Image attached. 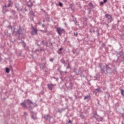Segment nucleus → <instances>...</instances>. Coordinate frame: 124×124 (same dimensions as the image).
Masks as SVG:
<instances>
[{
	"label": "nucleus",
	"mask_w": 124,
	"mask_h": 124,
	"mask_svg": "<svg viewBox=\"0 0 124 124\" xmlns=\"http://www.w3.org/2000/svg\"><path fill=\"white\" fill-rule=\"evenodd\" d=\"M101 71H102V73H103V72H104V70H102Z\"/></svg>",
	"instance_id": "20"
},
{
	"label": "nucleus",
	"mask_w": 124,
	"mask_h": 124,
	"mask_svg": "<svg viewBox=\"0 0 124 124\" xmlns=\"http://www.w3.org/2000/svg\"><path fill=\"white\" fill-rule=\"evenodd\" d=\"M28 104V105L30 104H32V102L30 100H25L24 101V102L22 103L21 104V105L23 107H24V108H27V105Z\"/></svg>",
	"instance_id": "1"
},
{
	"label": "nucleus",
	"mask_w": 124,
	"mask_h": 124,
	"mask_svg": "<svg viewBox=\"0 0 124 124\" xmlns=\"http://www.w3.org/2000/svg\"><path fill=\"white\" fill-rule=\"evenodd\" d=\"M32 30L34 31H32L31 32V34H32V35H34V34H37V30L34 29L33 27L32 28Z\"/></svg>",
	"instance_id": "3"
},
{
	"label": "nucleus",
	"mask_w": 124,
	"mask_h": 124,
	"mask_svg": "<svg viewBox=\"0 0 124 124\" xmlns=\"http://www.w3.org/2000/svg\"><path fill=\"white\" fill-rule=\"evenodd\" d=\"M12 3V2H11V1L9 0V4L7 6V7H9V6H10V5H11V4Z\"/></svg>",
	"instance_id": "7"
},
{
	"label": "nucleus",
	"mask_w": 124,
	"mask_h": 124,
	"mask_svg": "<svg viewBox=\"0 0 124 124\" xmlns=\"http://www.w3.org/2000/svg\"><path fill=\"white\" fill-rule=\"evenodd\" d=\"M107 71H108V65H107Z\"/></svg>",
	"instance_id": "17"
},
{
	"label": "nucleus",
	"mask_w": 124,
	"mask_h": 124,
	"mask_svg": "<svg viewBox=\"0 0 124 124\" xmlns=\"http://www.w3.org/2000/svg\"><path fill=\"white\" fill-rule=\"evenodd\" d=\"M47 87H48L49 90H50L51 91H52V90H53V88H54V85H53V84H48L47 85Z\"/></svg>",
	"instance_id": "4"
},
{
	"label": "nucleus",
	"mask_w": 124,
	"mask_h": 124,
	"mask_svg": "<svg viewBox=\"0 0 124 124\" xmlns=\"http://www.w3.org/2000/svg\"><path fill=\"white\" fill-rule=\"evenodd\" d=\"M57 31L59 35H62V32H63V29L59 27L57 28Z\"/></svg>",
	"instance_id": "2"
},
{
	"label": "nucleus",
	"mask_w": 124,
	"mask_h": 124,
	"mask_svg": "<svg viewBox=\"0 0 124 124\" xmlns=\"http://www.w3.org/2000/svg\"><path fill=\"white\" fill-rule=\"evenodd\" d=\"M50 61H51V62H53V60H51V59H50Z\"/></svg>",
	"instance_id": "23"
},
{
	"label": "nucleus",
	"mask_w": 124,
	"mask_h": 124,
	"mask_svg": "<svg viewBox=\"0 0 124 124\" xmlns=\"http://www.w3.org/2000/svg\"><path fill=\"white\" fill-rule=\"evenodd\" d=\"M59 50H60V51H62V48H60L59 49Z\"/></svg>",
	"instance_id": "19"
},
{
	"label": "nucleus",
	"mask_w": 124,
	"mask_h": 124,
	"mask_svg": "<svg viewBox=\"0 0 124 124\" xmlns=\"http://www.w3.org/2000/svg\"><path fill=\"white\" fill-rule=\"evenodd\" d=\"M121 94H122V95H124V90H123V89H121Z\"/></svg>",
	"instance_id": "8"
},
{
	"label": "nucleus",
	"mask_w": 124,
	"mask_h": 124,
	"mask_svg": "<svg viewBox=\"0 0 124 124\" xmlns=\"http://www.w3.org/2000/svg\"><path fill=\"white\" fill-rule=\"evenodd\" d=\"M69 123L70 124H71V121L69 120Z\"/></svg>",
	"instance_id": "21"
},
{
	"label": "nucleus",
	"mask_w": 124,
	"mask_h": 124,
	"mask_svg": "<svg viewBox=\"0 0 124 124\" xmlns=\"http://www.w3.org/2000/svg\"><path fill=\"white\" fill-rule=\"evenodd\" d=\"M30 14H31V15H32V16H34V13H33V12H30Z\"/></svg>",
	"instance_id": "11"
},
{
	"label": "nucleus",
	"mask_w": 124,
	"mask_h": 124,
	"mask_svg": "<svg viewBox=\"0 0 124 124\" xmlns=\"http://www.w3.org/2000/svg\"><path fill=\"white\" fill-rule=\"evenodd\" d=\"M96 91H97V92H98L99 91V89H96Z\"/></svg>",
	"instance_id": "22"
},
{
	"label": "nucleus",
	"mask_w": 124,
	"mask_h": 124,
	"mask_svg": "<svg viewBox=\"0 0 124 124\" xmlns=\"http://www.w3.org/2000/svg\"><path fill=\"white\" fill-rule=\"evenodd\" d=\"M9 70H10L9 68H6V72L7 73H9Z\"/></svg>",
	"instance_id": "9"
},
{
	"label": "nucleus",
	"mask_w": 124,
	"mask_h": 124,
	"mask_svg": "<svg viewBox=\"0 0 124 124\" xmlns=\"http://www.w3.org/2000/svg\"><path fill=\"white\" fill-rule=\"evenodd\" d=\"M40 31H41L42 32H46V31H44L43 30H40Z\"/></svg>",
	"instance_id": "16"
},
{
	"label": "nucleus",
	"mask_w": 124,
	"mask_h": 124,
	"mask_svg": "<svg viewBox=\"0 0 124 124\" xmlns=\"http://www.w3.org/2000/svg\"><path fill=\"white\" fill-rule=\"evenodd\" d=\"M89 5H90V6H91V7H92L93 6V3H90Z\"/></svg>",
	"instance_id": "15"
},
{
	"label": "nucleus",
	"mask_w": 124,
	"mask_h": 124,
	"mask_svg": "<svg viewBox=\"0 0 124 124\" xmlns=\"http://www.w3.org/2000/svg\"><path fill=\"white\" fill-rule=\"evenodd\" d=\"M45 119L48 120V119H50V116H49V115H47L46 116H45Z\"/></svg>",
	"instance_id": "6"
},
{
	"label": "nucleus",
	"mask_w": 124,
	"mask_h": 124,
	"mask_svg": "<svg viewBox=\"0 0 124 124\" xmlns=\"http://www.w3.org/2000/svg\"><path fill=\"white\" fill-rule=\"evenodd\" d=\"M107 1V0H104V2H105H105H106Z\"/></svg>",
	"instance_id": "18"
},
{
	"label": "nucleus",
	"mask_w": 124,
	"mask_h": 124,
	"mask_svg": "<svg viewBox=\"0 0 124 124\" xmlns=\"http://www.w3.org/2000/svg\"><path fill=\"white\" fill-rule=\"evenodd\" d=\"M43 27H45L44 25H43Z\"/></svg>",
	"instance_id": "24"
},
{
	"label": "nucleus",
	"mask_w": 124,
	"mask_h": 124,
	"mask_svg": "<svg viewBox=\"0 0 124 124\" xmlns=\"http://www.w3.org/2000/svg\"><path fill=\"white\" fill-rule=\"evenodd\" d=\"M100 5H102V4H104V3H105L104 1H102V2H100Z\"/></svg>",
	"instance_id": "14"
},
{
	"label": "nucleus",
	"mask_w": 124,
	"mask_h": 124,
	"mask_svg": "<svg viewBox=\"0 0 124 124\" xmlns=\"http://www.w3.org/2000/svg\"><path fill=\"white\" fill-rule=\"evenodd\" d=\"M59 6L62 7V3L61 2H59Z\"/></svg>",
	"instance_id": "12"
},
{
	"label": "nucleus",
	"mask_w": 124,
	"mask_h": 124,
	"mask_svg": "<svg viewBox=\"0 0 124 124\" xmlns=\"http://www.w3.org/2000/svg\"><path fill=\"white\" fill-rule=\"evenodd\" d=\"M32 119H33L34 120H35V119H36V115H32Z\"/></svg>",
	"instance_id": "10"
},
{
	"label": "nucleus",
	"mask_w": 124,
	"mask_h": 124,
	"mask_svg": "<svg viewBox=\"0 0 124 124\" xmlns=\"http://www.w3.org/2000/svg\"><path fill=\"white\" fill-rule=\"evenodd\" d=\"M106 18H108V20H111V19H112V16H111V15H106Z\"/></svg>",
	"instance_id": "5"
},
{
	"label": "nucleus",
	"mask_w": 124,
	"mask_h": 124,
	"mask_svg": "<svg viewBox=\"0 0 124 124\" xmlns=\"http://www.w3.org/2000/svg\"><path fill=\"white\" fill-rule=\"evenodd\" d=\"M88 98H89V95H87L84 97V99H88Z\"/></svg>",
	"instance_id": "13"
}]
</instances>
